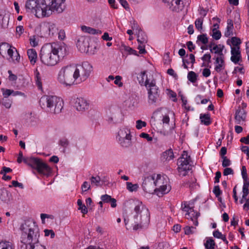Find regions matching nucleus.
Here are the masks:
<instances>
[{
  "label": "nucleus",
  "instance_id": "nucleus-1",
  "mask_svg": "<svg viewBox=\"0 0 249 249\" xmlns=\"http://www.w3.org/2000/svg\"><path fill=\"white\" fill-rule=\"evenodd\" d=\"M67 54L66 45L62 42H53L45 44L40 53L41 61L48 66L55 65L60 59Z\"/></svg>",
  "mask_w": 249,
  "mask_h": 249
},
{
  "label": "nucleus",
  "instance_id": "nucleus-2",
  "mask_svg": "<svg viewBox=\"0 0 249 249\" xmlns=\"http://www.w3.org/2000/svg\"><path fill=\"white\" fill-rule=\"evenodd\" d=\"M22 233L20 240L22 244L20 249H46L39 243V229L36 223L26 222L21 226Z\"/></svg>",
  "mask_w": 249,
  "mask_h": 249
},
{
  "label": "nucleus",
  "instance_id": "nucleus-3",
  "mask_svg": "<svg viewBox=\"0 0 249 249\" xmlns=\"http://www.w3.org/2000/svg\"><path fill=\"white\" fill-rule=\"evenodd\" d=\"M133 217L130 221L128 229L132 228L134 231L146 228L150 223V212L148 209L142 202L139 200L134 201Z\"/></svg>",
  "mask_w": 249,
  "mask_h": 249
},
{
  "label": "nucleus",
  "instance_id": "nucleus-4",
  "mask_svg": "<svg viewBox=\"0 0 249 249\" xmlns=\"http://www.w3.org/2000/svg\"><path fill=\"white\" fill-rule=\"evenodd\" d=\"M42 107H46L48 111L53 114L61 113L63 108V99L55 95L44 94L39 100Z\"/></svg>",
  "mask_w": 249,
  "mask_h": 249
},
{
  "label": "nucleus",
  "instance_id": "nucleus-5",
  "mask_svg": "<svg viewBox=\"0 0 249 249\" xmlns=\"http://www.w3.org/2000/svg\"><path fill=\"white\" fill-rule=\"evenodd\" d=\"M23 162L44 176H49L51 173V168L42 160L35 158H25Z\"/></svg>",
  "mask_w": 249,
  "mask_h": 249
},
{
  "label": "nucleus",
  "instance_id": "nucleus-6",
  "mask_svg": "<svg viewBox=\"0 0 249 249\" xmlns=\"http://www.w3.org/2000/svg\"><path fill=\"white\" fill-rule=\"evenodd\" d=\"M75 72L74 65L64 67L59 72L58 79L61 83L66 85H71L76 80Z\"/></svg>",
  "mask_w": 249,
  "mask_h": 249
},
{
  "label": "nucleus",
  "instance_id": "nucleus-7",
  "mask_svg": "<svg viewBox=\"0 0 249 249\" xmlns=\"http://www.w3.org/2000/svg\"><path fill=\"white\" fill-rule=\"evenodd\" d=\"M155 193L159 196L168 193L171 190L169 184V178L166 176L157 175L154 176Z\"/></svg>",
  "mask_w": 249,
  "mask_h": 249
},
{
  "label": "nucleus",
  "instance_id": "nucleus-8",
  "mask_svg": "<svg viewBox=\"0 0 249 249\" xmlns=\"http://www.w3.org/2000/svg\"><path fill=\"white\" fill-rule=\"evenodd\" d=\"M190 157L186 151H184L178 160V170L180 176H185L190 169Z\"/></svg>",
  "mask_w": 249,
  "mask_h": 249
},
{
  "label": "nucleus",
  "instance_id": "nucleus-9",
  "mask_svg": "<svg viewBox=\"0 0 249 249\" xmlns=\"http://www.w3.org/2000/svg\"><path fill=\"white\" fill-rule=\"evenodd\" d=\"M181 209L186 213L185 214L186 218L190 219L195 226H197L198 224L197 218L199 215L194 211L193 203L190 202H184L181 204Z\"/></svg>",
  "mask_w": 249,
  "mask_h": 249
},
{
  "label": "nucleus",
  "instance_id": "nucleus-10",
  "mask_svg": "<svg viewBox=\"0 0 249 249\" xmlns=\"http://www.w3.org/2000/svg\"><path fill=\"white\" fill-rule=\"evenodd\" d=\"M65 1V0H43V4L51 12L61 13L66 8Z\"/></svg>",
  "mask_w": 249,
  "mask_h": 249
},
{
  "label": "nucleus",
  "instance_id": "nucleus-11",
  "mask_svg": "<svg viewBox=\"0 0 249 249\" xmlns=\"http://www.w3.org/2000/svg\"><path fill=\"white\" fill-rule=\"evenodd\" d=\"M70 103L78 111L83 112L89 108V104L84 98L74 97L70 101Z\"/></svg>",
  "mask_w": 249,
  "mask_h": 249
},
{
  "label": "nucleus",
  "instance_id": "nucleus-12",
  "mask_svg": "<svg viewBox=\"0 0 249 249\" xmlns=\"http://www.w3.org/2000/svg\"><path fill=\"white\" fill-rule=\"evenodd\" d=\"M88 68L90 69L92 67L89 64H85L82 66H79L78 67L75 66V76L76 77V79L78 78H80L81 81L86 80L89 76L90 73V71L89 70H87Z\"/></svg>",
  "mask_w": 249,
  "mask_h": 249
},
{
  "label": "nucleus",
  "instance_id": "nucleus-13",
  "mask_svg": "<svg viewBox=\"0 0 249 249\" xmlns=\"http://www.w3.org/2000/svg\"><path fill=\"white\" fill-rule=\"evenodd\" d=\"M121 115V110L117 107H112L109 108L107 113V120L109 123H115L118 121V118Z\"/></svg>",
  "mask_w": 249,
  "mask_h": 249
},
{
  "label": "nucleus",
  "instance_id": "nucleus-14",
  "mask_svg": "<svg viewBox=\"0 0 249 249\" xmlns=\"http://www.w3.org/2000/svg\"><path fill=\"white\" fill-rule=\"evenodd\" d=\"M142 186L143 190L147 193H155L154 177L149 176L145 178L143 181Z\"/></svg>",
  "mask_w": 249,
  "mask_h": 249
},
{
  "label": "nucleus",
  "instance_id": "nucleus-15",
  "mask_svg": "<svg viewBox=\"0 0 249 249\" xmlns=\"http://www.w3.org/2000/svg\"><path fill=\"white\" fill-rule=\"evenodd\" d=\"M165 3H167L171 10L178 12L182 11L184 7V0H162Z\"/></svg>",
  "mask_w": 249,
  "mask_h": 249
},
{
  "label": "nucleus",
  "instance_id": "nucleus-16",
  "mask_svg": "<svg viewBox=\"0 0 249 249\" xmlns=\"http://www.w3.org/2000/svg\"><path fill=\"white\" fill-rule=\"evenodd\" d=\"M247 113L245 110L241 109L240 106L238 107L235 113V122L238 124H242L246 121Z\"/></svg>",
  "mask_w": 249,
  "mask_h": 249
},
{
  "label": "nucleus",
  "instance_id": "nucleus-17",
  "mask_svg": "<svg viewBox=\"0 0 249 249\" xmlns=\"http://www.w3.org/2000/svg\"><path fill=\"white\" fill-rule=\"evenodd\" d=\"M77 47L82 53H88L89 48V39L85 37H81L78 39Z\"/></svg>",
  "mask_w": 249,
  "mask_h": 249
},
{
  "label": "nucleus",
  "instance_id": "nucleus-18",
  "mask_svg": "<svg viewBox=\"0 0 249 249\" xmlns=\"http://www.w3.org/2000/svg\"><path fill=\"white\" fill-rule=\"evenodd\" d=\"M45 5L43 4V0H42L40 4L38 3V5L36 7L35 9L34 10V12H35V15L37 17H39V16L42 17L49 16L50 14L47 12L49 9L47 7H45Z\"/></svg>",
  "mask_w": 249,
  "mask_h": 249
},
{
  "label": "nucleus",
  "instance_id": "nucleus-19",
  "mask_svg": "<svg viewBox=\"0 0 249 249\" xmlns=\"http://www.w3.org/2000/svg\"><path fill=\"white\" fill-rule=\"evenodd\" d=\"M144 86L148 91V93H158V92H160L159 88L156 85L155 81H152L149 83L148 80L146 79L144 82Z\"/></svg>",
  "mask_w": 249,
  "mask_h": 249
},
{
  "label": "nucleus",
  "instance_id": "nucleus-20",
  "mask_svg": "<svg viewBox=\"0 0 249 249\" xmlns=\"http://www.w3.org/2000/svg\"><path fill=\"white\" fill-rule=\"evenodd\" d=\"M161 101L160 94H148V103L150 105L157 106Z\"/></svg>",
  "mask_w": 249,
  "mask_h": 249
},
{
  "label": "nucleus",
  "instance_id": "nucleus-21",
  "mask_svg": "<svg viewBox=\"0 0 249 249\" xmlns=\"http://www.w3.org/2000/svg\"><path fill=\"white\" fill-rule=\"evenodd\" d=\"M161 122L163 127H165L168 126L170 122V115L174 116L173 112L170 110H167L166 112L162 113Z\"/></svg>",
  "mask_w": 249,
  "mask_h": 249
},
{
  "label": "nucleus",
  "instance_id": "nucleus-22",
  "mask_svg": "<svg viewBox=\"0 0 249 249\" xmlns=\"http://www.w3.org/2000/svg\"><path fill=\"white\" fill-rule=\"evenodd\" d=\"M130 137H131L130 130L127 127H123L118 131L117 139L118 140Z\"/></svg>",
  "mask_w": 249,
  "mask_h": 249
},
{
  "label": "nucleus",
  "instance_id": "nucleus-23",
  "mask_svg": "<svg viewBox=\"0 0 249 249\" xmlns=\"http://www.w3.org/2000/svg\"><path fill=\"white\" fill-rule=\"evenodd\" d=\"M101 199L105 203H110L111 207L112 208H115L117 206L116 200L114 198H112L109 195L107 194L102 195L101 196Z\"/></svg>",
  "mask_w": 249,
  "mask_h": 249
},
{
  "label": "nucleus",
  "instance_id": "nucleus-24",
  "mask_svg": "<svg viewBox=\"0 0 249 249\" xmlns=\"http://www.w3.org/2000/svg\"><path fill=\"white\" fill-rule=\"evenodd\" d=\"M37 5L38 3H37V0H28L26 2L25 7L28 12L34 13V10Z\"/></svg>",
  "mask_w": 249,
  "mask_h": 249
},
{
  "label": "nucleus",
  "instance_id": "nucleus-25",
  "mask_svg": "<svg viewBox=\"0 0 249 249\" xmlns=\"http://www.w3.org/2000/svg\"><path fill=\"white\" fill-rule=\"evenodd\" d=\"M174 158V153L171 149L165 151L161 155L162 160L165 161H169L173 160Z\"/></svg>",
  "mask_w": 249,
  "mask_h": 249
},
{
  "label": "nucleus",
  "instance_id": "nucleus-26",
  "mask_svg": "<svg viewBox=\"0 0 249 249\" xmlns=\"http://www.w3.org/2000/svg\"><path fill=\"white\" fill-rule=\"evenodd\" d=\"M233 24L231 19H228L227 21V27L226 31L224 33L226 37H228L231 36L233 35Z\"/></svg>",
  "mask_w": 249,
  "mask_h": 249
},
{
  "label": "nucleus",
  "instance_id": "nucleus-27",
  "mask_svg": "<svg viewBox=\"0 0 249 249\" xmlns=\"http://www.w3.org/2000/svg\"><path fill=\"white\" fill-rule=\"evenodd\" d=\"M0 249H15L13 243L5 240L0 241Z\"/></svg>",
  "mask_w": 249,
  "mask_h": 249
},
{
  "label": "nucleus",
  "instance_id": "nucleus-28",
  "mask_svg": "<svg viewBox=\"0 0 249 249\" xmlns=\"http://www.w3.org/2000/svg\"><path fill=\"white\" fill-rule=\"evenodd\" d=\"M27 55L31 63L32 64H34L36 62L37 59V53L36 50L33 49L28 50Z\"/></svg>",
  "mask_w": 249,
  "mask_h": 249
},
{
  "label": "nucleus",
  "instance_id": "nucleus-29",
  "mask_svg": "<svg viewBox=\"0 0 249 249\" xmlns=\"http://www.w3.org/2000/svg\"><path fill=\"white\" fill-rule=\"evenodd\" d=\"M200 120L201 124H204L205 125H209L212 123L210 115L209 113L200 114Z\"/></svg>",
  "mask_w": 249,
  "mask_h": 249
},
{
  "label": "nucleus",
  "instance_id": "nucleus-30",
  "mask_svg": "<svg viewBox=\"0 0 249 249\" xmlns=\"http://www.w3.org/2000/svg\"><path fill=\"white\" fill-rule=\"evenodd\" d=\"M118 141L122 147L125 148L129 147L131 145V137L120 139Z\"/></svg>",
  "mask_w": 249,
  "mask_h": 249
},
{
  "label": "nucleus",
  "instance_id": "nucleus-31",
  "mask_svg": "<svg viewBox=\"0 0 249 249\" xmlns=\"http://www.w3.org/2000/svg\"><path fill=\"white\" fill-rule=\"evenodd\" d=\"M81 30L82 31L85 33H89L91 35H95L97 34H101V31L99 30H96L95 29L92 28L90 27H87L86 26H82L81 27Z\"/></svg>",
  "mask_w": 249,
  "mask_h": 249
},
{
  "label": "nucleus",
  "instance_id": "nucleus-32",
  "mask_svg": "<svg viewBox=\"0 0 249 249\" xmlns=\"http://www.w3.org/2000/svg\"><path fill=\"white\" fill-rule=\"evenodd\" d=\"M9 18L8 16L0 14V22L2 28H6L8 27Z\"/></svg>",
  "mask_w": 249,
  "mask_h": 249
},
{
  "label": "nucleus",
  "instance_id": "nucleus-33",
  "mask_svg": "<svg viewBox=\"0 0 249 249\" xmlns=\"http://www.w3.org/2000/svg\"><path fill=\"white\" fill-rule=\"evenodd\" d=\"M215 245L214 240L212 238H208L204 243L206 249H214Z\"/></svg>",
  "mask_w": 249,
  "mask_h": 249
},
{
  "label": "nucleus",
  "instance_id": "nucleus-34",
  "mask_svg": "<svg viewBox=\"0 0 249 249\" xmlns=\"http://www.w3.org/2000/svg\"><path fill=\"white\" fill-rule=\"evenodd\" d=\"M77 205L79 206L78 210L81 211V212L83 214H86L88 213V211L86 206L83 204L81 199H78L77 202Z\"/></svg>",
  "mask_w": 249,
  "mask_h": 249
},
{
  "label": "nucleus",
  "instance_id": "nucleus-35",
  "mask_svg": "<svg viewBox=\"0 0 249 249\" xmlns=\"http://www.w3.org/2000/svg\"><path fill=\"white\" fill-rule=\"evenodd\" d=\"M5 96L2 99V104L6 108H10L11 105V101L9 99V96L11 94H5Z\"/></svg>",
  "mask_w": 249,
  "mask_h": 249
},
{
  "label": "nucleus",
  "instance_id": "nucleus-36",
  "mask_svg": "<svg viewBox=\"0 0 249 249\" xmlns=\"http://www.w3.org/2000/svg\"><path fill=\"white\" fill-rule=\"evenodd\" d=\"M126 184V188L130 192L136 191L138 188L139 186L137 184H132L131 182H127Z\"/></svg>",
  "mask_w": 249,
  "mask_h": 249
},
{
  "label": "nucleus",
  "instance_id": "nucleus-37",
  "mask_svg": "<svg viewBox=\"0 0 249 249\" xmlns=\"http://www.w3.org/2000/svg\"><path fill=\"white\" fill-rule=\"evenodd\" d=\"M91 184L92 185H94L96 186H100V182H101V178L100 177L96 176L94 177L92 176L90 178Z\"/></svg>",
  "mask_w": 249,
  "mask_h": 249
},
{
  "label": "nucleus",
  "instance_id": "nucleus-38",
  "mask_svg": "<svg viewBox=\"0 0 249 249\" xmlns=\"http://www.w3.org/2000/svg\"><path fill=\"white\" fill-rule=\"evenodd\" d=\"M197 76L196 74L193 71H190L188 73V79L190 82L192 83H195L196 82L197 80Z\"/></svg>",
  "mask_w": 249,
  "mask_h": 249
},
{
  "label": "nucleus",
  "instance_id": "nucleus-39",
  "mask_svg": "<svg viewBox=\"0 0 249 249\" xmlns=\"http://www.w3.org/2000/svg\"><path fill=\"white\" fill-rule=\"evenodd\" d=\"M203 22V18H200L196 19V20L195 21V26L196 28L198 31H201L202 30V24Z\"/></svg>",
  "mask_w": 249,
  "mask_h": 249
},
{
  "label": "nucleus",
  "instance_id": "nucleus-40",
  "mask_svg": "<svg viewBox=\"0 0 249 249\" xmlns=\"http://www.w3.org/2000/svg\"><path fill=\"white\" fill-rule=\"evenodd\" d=\"M211 55L210 53L205 54L201 58V59L203 61H207V64H205L203 63L202 66H204L205 67H208L209 64L211 63Z\"/></svg>",
  "mask_w": 249,
  "mask_h": 249
},
{
  "label": "nucleus",
  "instance_id": "nucleus-41",
  "mask_svg": "<svg viewBox=\"0 0 249 249\" xmlns=\"http://www.w3.org/2000/svg\"><path fill=\"white\" fill-rule=\"evenodd\" d=\"M48 30L49 31V35H51L52 36L57 34L58 31L54 24H52L49 26Z\"/></svg>",
  "mask_w": 249,
  "mask_h": 249
},
{
  "label": "nucleus",
  "instance_id": "nucleus-42",
  "mask_svg": "<svg viewBox=\"0 0 249 249\" xmlns=\"http://www.w3.org/2000/svg\"><path fill=\"white\" fill-rule=\"evenodd\" d=\"M197 40L204 44H206L208 42V38L207 37L206 34H202L198 36Z\"/></svg>",
  "mask_w": 249,
  "mask_h": 249
},
{
  "label": "nucleus",
  "instance_id": "nucleus-43",
  "mask_svg": "<svg viewBox=\"0 0 249 249\" xmlns=\"http://www.w3.org/2000/svg\"><path fill=\"white\" fill-rule=\"evenodd\" d=\"M217 53H219L218 54V56L213 58V59L215 60V63H218L220 61L223 63V62L224 61V55L223 53V52L219 51Z\"/></svg>",
  "mask_w": 249,
  "mask_h": 249
},
{
  "label": "nucleus",
  "instance_id": "nucleus-44",
  "mask_svg": "<svg viewBox=\"0 0 249 249\" xmlns=\"http://www.w3.org/2000/svg\"><path fill=\"white\" fill-rule=\"evenodd\" d=\"M221 36L220 31L217 30L215 28L213 29L212 37L215 40H218Z\"/></svg>",
  "mask_w": 249,
  "mask_h": 249
},
{
  "label": "nucleus",
  "instance_id": "nucleus-45",
  "mask_svg": "<svg viewBox=\"0 0 249 249\" xmlns=\"http://www.w3.org/2000/svg\"><path fill=\"white\" fill-rule=\"evenodd\" d=\"M91 186L89 183L88 181H84L81 185L82 192H86L90 189Z\"/></svg>",
  "mask_w": 249,
  "mask_h": 249
},
{
  "label": "nucleus",
  "instance_id": "nucleus-46",
  "mask_svg": "<svg viewBox=\"0 0 249 249\" xmlns=\"http://www.w3.org/2000/svg\"><path fill=\"white\" fill-rule=\"evenodd\" d=\"M231 42L233 46H234L235 47H237V46H239V45L241 43V41L240 39L237 37H232L231 38Z\"/></svg>",
  "mask_w": 249,
  "mask_h": 249
},
{
  "label": "nucleus",
  "instance_id": "nucleus-47",
  "mask_svg": "<svg viewBox=\"0 0 249 249\" xmlns=\"http://www.w3.org/2000/svg\"><path fill=\"white\" fill-rule=\"evenodd\" d=\"M231 55H241V52L240 51V47H232L231 48Z\"/></svg>",
  "mask_w": 249,
  "mask_h": 249
},
{
  "label": "nucleus",
  "instance_id": "nucleus-48",
  "mask_svg": "<svg viewBox=\"0 0 249 249\" xmlns=\"http://www.w3.org/2000/svg\"><path fill=\"white\" fill-rule=\"evenodd\" d=\"M217 65L214 68V70L217 72H220V71L224 68L225 62L223 61V63L221 61H220L218 63H216Z\"/></svg>",
  "mask_w": 249,
  "mask_h": 249
},
{
  "label": "nucleus",
  "instance_id": "nucleus-49",
  "mask_svg": "<svg viewBox=\"0 0 249 249\" xmlns=\"http://www.w3.org/2000/svg\"><path fill=\"white\" fill-rule=\"evenodd\" d=\"M195 228L193 226H186L184 228V232L186 234L189 235L194 232Z\"/></svg>",
  "mask_w": 249,
  "mask_h": 249
},
{
  "label": "nucleus",
  "instance_id": "nucleus-50",
  "mask_svg": "<svg viewBox=\"0 0 249 249\" xmlns=\"http://www.w3.org/2000/svg\"><path fill=\"white\" fill-rule=\"evenodd\" d=\"M146 125V123L144 121H142L141 120H137L136 121V127L138 129H140L143 127H145Z\"/></svg>",
  "mask_w": 249,
  "mask_h": 249
},
{
  "label": "nucleus",
  "instance_id": "nucleus-51",
  "mask_svg": "<svg viewBox=\"0 0 249 249\" xmlns=\"http://www.w3.org/2000/svg\"><path fill=\"white\" fill-rule=\"evenodd\" d=\"M222 166L223 167H226L230 166L231 164V160L227 158V157H222Z\"/></svg>",
  "mask_w": 249,
  "mask_h": 249
},
{
  "label": "nucleus",
  "instance_id": "nucleus-52",
  "mask_svg": "<svg viewBox=\"0 0 249 249\" xmlns=\"http://www.w3.org/2000/svg\"><path fill=\"white\" fill-rule=\"evenodd\" d=\"M44 232L45 236H49L50 235L51 238H53L54 237L55 233L52 230L45 229L44 231Z\"/></svg>",
  "mask_w": 249,
  "mask_h": 249
},
{
  "label": "nucleus",
  "instance_id": "nucleus-53",
  "mask_svg": "<svg viewBox=\"0 0 249 249\" xmlns=\"http://www.w3.org/2000/svg\"><path fill=\"white\" fill-rule=\"evenodd\" d=\"M213 192L216 197H219L222 194V192L218 185L214 186Z\"/></svg>",
  "mask_w": 249,
  "mask_h": 249
},
{
  "label": "nucleus",
  "instance_id": "nucleus-54",
  "mask_svg": "<svg viewBox=\"0 0 249 249\" xmlns=\"http://www.w3.org/2000/svg\"><path fill=\"white\" fill-rule=\"evenodd\" d=\"M40 218L42 220V223H45V218L53 219V216L52 215H50L46 213H41L40 214Z\"/></svg>",
  "mask_w": 249,
  "mask_h": 249
},
{
  "label": "nucleus",
  "instance_id": "nucleus-55",
  "mask_svg": "<svg viewBox=\"0 0 249 249\" xmlns=\"http://www.w3.org/2000/svg\"><path fill=\"white\" fill-rule=\"evenodd\" d=\"M69 144V141L66 138H63L59 141V144L63 147H67Z\"/></svg>",
  "mask_w": 249,
  "mask_h": 249
},
{
  "label": "nucleus",
  "instance_id": "nucleus-56",
  "mask_svg": "<svg viewBox=\"0 0 249 249\" xmlns=\"http://www.w3.org/2000/svg\"><path fill=\"white\" fill-rule=\"evenodd\" d=\"M241 55H231V61L235 64L238 63V62L241 60Z\"/></svg>",
  "mask_w": 249,
  "mask_h": 249
},
{
  "label": "nucleus",
  "instance_id": "nucleus-57",
  "mask_svg": "<svg viewBox=\"0 0 249 249\" xmlns=\"http://www.w3.org/2000/svg\"><path fill=\"white\" fill-rule=\"evenodd\" d=\"M122 78V77L119 75L116 76L115 77V80L114 81V84L118 85L119 87L123 86V83L121 82Z\"/></svg>",
  "mask_w": 249,
  "mask_h": 249
},
{
  "label": "nucleus",
  "instance_id": "nucleus-58",
  "mask_svg": "<svg viewBox=\"0 0 249 249\" xmlns=\"http://www.w3.org/2000/svg\"><path fill=\"white\" fill-rule=\"evenodd\" d=\"M233 174V171L231 168H226L223 171V175L224 176H228L229 175Z\"/></svg>",
  "mask_w": 249,
  "mask_h": 249
},
{
  "label": "nucleus",
  "instance_id": "nucleus-59",
  "mask_svg": "<svg viewBox=\"0 0 249 249\" xmlns=\"http://www.w3.org/2000/svg\"><path fill=\"white\" fill-rule=\"evenodd\" d=\"M140 136L141 138L146 139L148 142H150L152 140V138L150 137L148 134L146 133H142Z\"/></svg>",
  "mask_w": 249,
  "mask_h": 249
},
{
  "label": "nucleus",
  "instance_id": "nucleus-60",
  "mask_svg": "<svg viewBox=\"0 0 249 249\" xmlns=\"http://www.w3.org/2000/svg\"><path fill=\"white\" fill-rule=\"evenodd\" d=\"M242 192H243L242 197H243V198L246 199V197H247V196L248 195V194L249 193V187L243 186Z\"/></svg>",
  "mask_w": 249,
  "mask_h": 249
},
{
  "label": "nucleus",
  "instance_id": "nucleus-61",
  "mask_svg": "<svg viewBox=\"0 0 249 249\" xmlns=\"http://www.w3.org/2000/svg\"><path fill=\"white\" fill-rule=\"evenodd\" d=\"M12 170L10 168L3 166L0 172V174H6V173L12 172Z\"/></svg>",
  "mask_w": 249,
  "mask_h": 249
},
{
  "label": "nucleus",
  "instance_id": "nucleus-62",
  "mask_svg": "<svg viewBox=\"0 0 249 249\" xmlns=\"http://www.w3.org/2000/svg\"><path fill=\"white\" fill-rule=\"evenodd\" d=\"M125 50L126 51L128 52L130 54H133L138 56L137 52L136 50H133V49H132L131 48H130L129 47H125Z\"/></svg>",
  "mask_w": 249,
  "mask_h": 249
},
{
  "label": "nucleus",
  "instance_id": "nucleus-63",
  "mask_svg": "<svg viewBox=\"0 0 249 249\" xmlns=\"http://www.w3.org/2000/svg\"><path fill=\"white\" fill-rule=\"evenodd\" d=\"M24 28L22 26H18L16 28V33L18 35V36H20L24 32Z\"/></svg>",
  "mask_w": 249,
  "mask_h": 249
},
{
  "label": "nucleus",
  "instance_id": "nucleus-64",
  "mask_svg": "<svg viewBox=\"0 0 249 249\" xmlns=\"http://www.w3.org/2000/svg\"><path fill=\"white\" fill-rule=\"evenodd\" d=\"M240 141L246 144H249V134L246 137L241 138Z\"/></svg>",
  "mask_w": 249,
  "mask_h": 249
}]
</instances>
